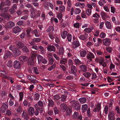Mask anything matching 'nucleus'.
Instances as JSON below:
<instances>
[{
  "label": "nucleus",
  "instance_id": "1",
  "mask_svg": "<svg viewBox=\"0 0 120 120\" xmlns=\"http://www.w3.org/2000/svg\"><path fill=\"white\" fill-rule=\"evenodd\" d=\"M11 2L9 0H6L5 1H2L0 4V10L2 13L0 14L1 16L5 19L8 18V15L6 13L8 11L9 7L11 5Z\"/></svg>",
  "mask_w": 120,
  "mask_h": 120
},
{
  "label": "nucleus",
  "instance_id": "2",
  "mask_svg": "<svg viewBox=\"0 0 120 120\" xmlns=\"http://www.w3.org/2000/svg\"><path fill=\"white\" fill-rule=\"evenodd\" d=\"M73 41L72 46L74 49L77 48L80 45L79 41L77 39H76L74 37L73 38Z\"/></svg>",
  "mask_w": 120,
  "mask_h": 120
},
{
  "label": "nucleus",
  "instance_id": "3",
  "mask_svg": "<svg viewBox=\"0 0 120 120\" xmlns=\"http://www.w3.org/2000/svg\"><path fill=\"white\" fill-rule=\"evenodd\" d=\"M13 66L15 68L20 69L21 68V65L20 62L17 60H15L13 63Z\"/></svg>",
  "mask_w": 120,
  "mask_h": 120
},
{
  "label": "nucleus",
  "instance_id": "4",
  "mask_svg": "<svg viewBox=\"0 0 120 120\" xmlns=\"http://www.w3.org/2000/svg\"><path fill=\"white\" fill-rule=\"evenodd\" d=\"M15 24L13 22L9 21L8 22L7 24L5 25L4 27L7 29H10L14 26Z\"/></svg>",
  "mask_w": 120,
  "mask_h": 120
},
{
  "label": "nucleus",
  "instance_id": "5",
  "mask_svg": "<svg viewBox=\"0 0 120 120\" xmlns=\"http://www.w3.org/2000/svg\"><path fill=\"white\" fill-rule=\"evenodd\" d=\"M114 112L113 111H111L109 113L108 117L109 120H115L116 119Z\"/></svg>",
  "mask_w": 120,
  "mask_h": 120
},
{
  "label": "nucleus",
  "instance_id": "6",
  "mask_svg": "<svg viewBox=\"0 0 120 120\" xmlns=\"http://www.w3.org/2000/svg\"><path fill=\"white\" fill-rule=\"evenodd\" d=\"M47 50L50 52H54L56 50V48L54 45H49L46 47Z\"/></svg>",
  "mask_w": 120,
  "mask_h": 120
},
{
  "label": "nucleus",
  "instance_id": "7",
  "mask_svg": "<svg viewBox=\"0 0 120 120\" xmlns=\"http://www.w3.org/2000/svg\"><path fill=\"white\" fill-rule=\"evenodd\" d=\"M12 53L9 51H7L5 53L4 55V58L5 60L7 58H10L12 56Z\"/></svg>",
  "mask_w": 120,
  "mask_h": 120
},
{
  "label": "nucleus",
  "instance_id": "8",
  "mask_svg": "<svg viewBox=\"0 0 120 120\" xmlns=\"http://www.w3.org/2000/svg\"><path fill=\"white\" fill-rule=\"evenodd\" d=\"M35 108H42L43 107V102L41 101H40L38 102V104H36L34 105Z\"/></svg>",
  "mask_w": 120,
  "mask_h": 120
},
{
  "label": "nucleus",
  "instance_id": "9",
  "mask_svg": "<svg viewBox=\"0 0 120 120\" xmlns=\"http://www.w3.org/2000/svg\"><path fill=\"white\" fill-rule=\"evenodd\" d=\"M86 57L87 59L89 60L90 61H92V59L95 58V56L92 53L89 52L87 54Z\"/></svg>",
  "mask_w": 120,
  "mask_h": 120
},
{
  "label": "nucleus",
  "instance_id": "10",
  "mask_svg": "<svg viewBox=\"0 0 120 120\" xmlns=\"http://www.w3.org/2000/svg\"><path fill=\"white\" fill-rule=\"evenodd\" d=\"M71 71L69 72L70 73L75 75H77L76 74H75L77 71V69L76 67L74 65H72L71 66Z\"/></svg>",
  "mask_w": 120,
  "mask_h": 120
},
{
  "label": "nucleus",
  "instance_id": "11",
  "mask_svg": "<svg viewBox=\"0 0 120 120\" xmlns=\"http://www.w3.org/2000/svg\"><path fill=\"white\" fill-rule=\"evenodd\" d=\"M79 38L80 39L83 41L86 40L88 37V34L86 33H85L84 35L81 34L78 36Z\"/></svg>",
  "mask_w": 120,
  "mask_h": 120
},
{
  "label": "nucleus",
  "instance_id": "12",
  "mask_svg": "<svg viewBox=\"0 0 120 120\" xmlns=\"http://www.w3.org/2000/svg\"><path fill=\"white\" fill-rule=\"evenodd\" d=\"M14 56L15 57L19 56L21 54V51L17 48L13 52Z\"/></svg>",
  "mask_w": 120,
  "mask_h": 120
},
{
  "label": "nucleus",
  "instance_id": "13",
  "mask_svg": "<svg viewBox=\"0 0 120 120\" xmlns=\"http://www.w3.org/2000/svg\"><path fill=\"white\" fill-rule=\"evenodd\" d=\"M72 59L74 61L75 64L77 65H79L82 64V63L75 56H73Z\"/></svg>",
  "mask_w": 120,
  "mask_h": 120
},
{
  "label": "nucleus",
  "instance_id": "14",
  "mask_svg": "<svg viewBox=\"0 0 120 120\" xmlns=\"http://www.w3.org/2000/svg\"><path fill=\"white\" fill-rule=\"evenodd\" d=\"M34 109L33 107H30L28 109V112L30 115L33 116L34 115Z\"/></svg>",
  "mask_w": 120,
  "mask_h": 120
},
{
  "label": "nucleus",
  "instance_id": "15",
  "mask_svg": "<svg viewBox=\"0 0 120 120\" xmlns=\"http://www.w3.org/2000/svg\"><path fill=\"white\" fill-rule=\"evenodd\" d=\"M95 61L97 63L99 62L100 64H102L104 61V59L102 57H101L99 58L97 57L95 60Z\"/></svg>",
  "mask_w": 120,
  "mask_h": 120
},
{
  "label": "nucleus",
  "instance_id": "16",
  "mask_svg": "<svg viewBox=\"0 0 120 120\" xmlns=\"http://www.w3.org/2000/svg\"><path fill=\"white\" fill-rule=\"evenodd\" d=\"M73 103L75 104V109L76 110H79L80 109V106L77 102L75 101H73Z\"/></svg>",
  "mask_w": 120,
  "mask_h": 120
},
{
  "label": "nucleus",
  "instance_id": "17",
  "mask_svg": "<svg viewBox=\"0 0 120 120\" xmlns=\"http://www.w3.org/2000/svg\"><path fill=\"white\" fill-rule=\"evenodd\" d=\"M35 61L34 59L33 58L29 57L28 61V65H34Z\"/></svg>",
  "mask_w": 120,
  "mask_h": 120
},
{
  "label": "nucleus",
  "instance_id": "18",
  "mask_svg": "<svg viewBox=\"0 0 120 120\" xmlns=\"http://www.w3.org/2000/svg\"><path fill=\"white\" fill-rule=\"evenodd\" d=\"M21 31V29L18 26L15 27L13 29V32L15 34H16L20 32Z\"/></svg>",
  "mask_w": 120,
  "mask_h": 120
},
{
  "label": "nucleus",
  "instance_id": "19",
  "mask_svg": "<svg viewBox=\"0 0 120 120\" xmlns=\"http://www.w3.org/2000/svg\"><path fill=\"white\" fill-rule=\"evenodd\" d=\"M22 51L25 54H28L30 52L29 49L25 46H24L22 47Z\"/></svg>",
  "mask_w": 120,
  "mask_h": 120
},
{
  "label": "nucleus",
  "instance_id": "20",
  "mask_svg": "<svg viewBox=\"0 0 120 120\" xmlns=\"http://www.w3.org/2000/svg\"><path fill=\"white\" fill-rule=\"evenodd\" d=\"M48 107H52L54 105V102L51 99H48Z\"/></svg>",
  "mask_w": 120,
  "mask_h": 120
},
{
  "label": "nucleus",
  "instance_id": "21",
  "mask_svg": "<svg viewBox=\"0 0 120 120\" xmlns=\"http://www.w3.org/2000/svg\"><path fill=\"white\" fill-rule=\"evenodd\" d=\"M60 63L61 64H64L66 65H67V60L66 58L62 57L60 60Z\"/></svg>",
  "mask_w": 120,
  "mask_h": 120
},
{
  "label": "nucleus",
  "instance_id": "22",
  "mask_svg": "<svg viewBox=\"0 0 120 120\" xmlns=\"http://www.w3.org/2000/svg\"><path fill=\"white\" fill-rule=\"evenodd\" d=\"M103 43L105 45H109L110 44V41L109 39L106 38L103 40Z\"/></svg>",
  "mask_w": 120,
  "mask_h": 120
},
{
  "label": "nucleus",
  "instance_id": "23",
  "mask_svg": "<svg viewBox=\"0 0 120 120\" xmlns=\"http://www.w3.org/2000/svg\"><path fill=\"white\" fill-rule=\"evenodd\" d=\"M19 59L22 62H25L27 60L28 58L26 56H21L19 57Z\"/></svg>",
  "mask_w": 120,
  "mask_h": 120
},
{
  "label": "nucleus",
  "instance_id": "24",
  "mask_svg": "<svg viewBox=\"0 0 120 120\" xmlns=\"http://www.w3.org/2000/svg\"><path fill=\"white\" fill-rule=\"evenodd\" d=\"M60 107L61 109L63 110L64 111H65L67 108V105L65 103H62L60 105Z\"/></svg>",
  "mask_w": 120,
  "mask_h": 120
},
{
  "label": "nucleus",
  "instance_id": "25",
  "mask_svg": "<svg viewBox=\"0 0 120 120\" xmlns=\"http://www.w3.org/2000/svg\"><path fill=\"white\" fill-rule=\"evenodd\" d=\"M36 110L34 112V114L36 116H37L39 113V110L40 111V112L41 113L43 111V109L42 108H35Z\"/></svg>",
  "mask_w": 120,
  "mask_h": 120
},
{
  "label": "nucleus",
  "instance_id": "26",
  "mask_svg": "<svg viewBox=\"0 0 120 120\" xmlns=\"http://www.w3.org/2000/svg\"><path fill=\"white\" fill-rule=\"evenodd\" d=\"M24 44L21 42L19 41L18 43L16 45V46L17 47L18 49L22 48L24 47Z\"/></svg>",
  "mask_w": 120,
  "mask_h": 120
},
{
  "label": "nucleus",
  "instance_id": "27",
  "mask_svg": "<svg viewBox=\"0 0 120 120\" xmlns=\"http://www.w3.org/2000/svg\"><path fill=\"white\" fill-rule=\"evenodd\" d=\"M23 104L24 106L26 107H28L30 105V102L26 100H24L23 103Z\"/></svg>",
  "mask_w": 120,
  "mask_h": 120
},
{
  "label": "nucleus",
  "instance_id": "28",
  "mask_svg": "<svg viewBox=\"0 0 120 120\" xmlns=\"http://www.w3.org/2000/svg\"><path fill=\"white\" fill-rule=\"evenodd\" d=\"M27 78L28 79L31 81L32 82H33L34 80L36 79V77L34 75H27Z\"/></svg>",
  "mask_w": 120,
  "mask_h": 120
},
{
  "label": "nucleus",
  "instance_id": "29",
  "mask_svg": "<svg viewBox=\"0 0 120 120\" xmlns=\"http://www.w3.org/2000/svg\"><path fill=\"white\" fill-rule=\"evenodd\" d=\"M101 109V105L99 103H98L96 106V108H94L93 110V111L94 112L99 111Z\"/></svg>",
  "mask_w": 120,
  "mask_h": 120
},
{
  "label": "nucleus",
  "instance_id": "30",
  "mask_svg": "<svg viewBox=\"0 0 120 120\" xmlns=\"http://www.w3.org/2000/svg\"><path fill=\"white\" fill-rule=\"evenodd\" d=\"M80 68L82 71L86 72L87 71V67L86 66L84 65H80Z\"/></svg>",
  "mask_w": 120,
  "mask_h": 120
},
{
  "label": "nucleus",
  "instance_id": "31",
  "mask_svg": "<svg viewBox=\"0 0 120 120\" xmlns=\"http://www.w3.org/2000/svg\"><path fill=\"white\" fill-rule=\"evenodd\" d=\"M105 23L106 27L108 29H111L112 25L110 22L108 21H106L105 22Z\"/></svg>",
  "mask_w": 120,
  "mask_h": 120
},
{
  "label": "nucleus",
  "instance_id": "32",
  "mask_svg": "<svg viewBox=\"0 0 120 120\" xmlns=\"http://www.w3.org/2000/svg\"><path fill=\"white\" fill-rule=\"evenodd\" d=\"M53 110L55 115L59 114V109L57 107L55 106L53 108Z\"/></svg>",
  "mask_w": 120,
  "mask_h": 120
},
{
  "label": "nucleus",
  "instance_id": "33",
  "mask_svg": "<svg viewBox=\"0 0 120 120\" xmlns=\"http://www.w3.org/2000/svg\"><path fill=\"white\" fill-rule=\"evenodd\" d=\"M32 31V29L31 28H29L26 30V32L27 34V36L28 37H31V35L30 34V32Z\"/></svg>",
  "mask_w": 120,
  "mask_h": 120
},
{
  "label": "nucleus",
  "instance_id": "34",
  "mask_svg": "<svg viewBox=\"0 0 120 120\" xmlns=\"http://www.w3.org/2000/svg\"><path fill=\"white\" fill-rule=\"evenodd\" d=\"M33 70L34 71V73L38 75L39 74L40 72V71L38 70V68L37 67H34L33 68Z\"/></svg>",
  "mask_w": 120,
  "mask_h": 120
},
{
  "label": "nucleus",
  "instance_id": "35",
  "mask_svg": "<svg viewBox=\"0 0 120 120\" xmlns=\"http://www.w3.org/2000/svg\"><path fill=\"white\" fill-rule=\"evenodd\" d=\"M17 48V47H16L15 45H11L9 47V49L13 52Z\"/></svg>",
  "mask_w": 120,
  "mask_h": 120
},
{
  "label": "nucleus",
  "instance_id": "36",
  "mask_svg": "<svg viewBox=\"0 0 120 120\" xmlns=\"http://www.w3.org/2000/svg\"><path fill=\"white\" fill-rule=\"evenodd\" d=\"M67 32L65 31L61 33V35L62 38L63 39L65 38L67 36Z\"/></svg>",
  "mask_w": 120,
  "mask_h": 120
},
{
  "label": "nucleus",
  "instance_id": "37",
  "mask_svg": "<svg viewBox=\"0 0 120 120\" xmlns=\"http://www.w3.org/2000/svg\"><path fill=\"white\" fill-rule=\"evenodd\" d=\"M98 43L95 45L97 46H99L102 42L103 40L100 38H98L97 39Z\"/></svg>",
  "mask_w": 120,
  "mask_h": 120
},
{
  "label": "nucleus",
  "instance_id": "38",
  "mask_svg": "<svg viewBox=\"0 0 120 120\" xmlns=\"http://www.w3.org/2000/svg\"><path fill=\"white\" fill-rule=\"evenodd\" d=\"M37 58L38 60V63H41V61L44 58L41 56L39 55H37Z\"/></svg>",
  "mask_w": 120,
  "mask_h": 120
},
{
  "label": "nucleus",
  "instance_id": "39",
  "mask_svg": "<svg viewBox=\"0 0 120 120\" xmlns=\"http://www.w3.org/2000/svg\"><path fill=\"white\" fill-rule=\"evenodd\" d=\"M49 63L51 65L53 64L54 61L53 58L51 57H49L48 58Z\"/></svg>",
  "mask_w": 120,
  "mask_h": 120
},
{
  "label": "nucleus",
  "instance_id": "40",
  "mask_svg": "<svg viewBox=\"0 0 120 120\" xmlns=\"http://www.w3.org/2000/svg\"><path fill=\"white\" fill-rule=\"evenodd\" d=\"M86 54V51L85 50L81 51L80 52V56L81 57H85Z\"/></svg>",
  "mask_w": 120,
  "mask_h": 120
},
{
  "label": "nucleus",
  "instance_id": "41",
  "mask_svg": "<svg viewBox=\"0 0 120 120\" xmlns=\"http://www.w3.org/2000/svg\"><path fill=\"white\" fill-rule=\"evenodd\" d=\"M93 52L95 54H96V52L98 55H101L103 53V52L99 50H97L95 52L94 49L93 50Z\"/></svg>",
  "mask_w": 120,
  "mask_h": 120
},
{
  "label": "nucleus",
  "instance_id": "42",
  "mask_svg": "<svg viewBox=\"0 0 120 120\" xmlns=\"http://www.w3.org/2000/svg\"><path fill=\"white\" fill-rule=\"evenodd\" d=\"M101 15L103 19L105 18H107L108 17V16L106 15V13L103 11L101 12Z\"/></svg>",
  "mask_w": 120,
  "mask_h": 120
},
{
  "label": "nucleus",
  "instance_id": "43",
  "mask_svg": "<svg viewBox=\"0 0 120 120\" xmlns=\"http://www.w3.org/2000/svg\"><path fill=\"white\" fill-rule=\"evenodd\" d=\"M79 116V114L78 112H75L72 116L73 118L74 119H77Z\"/></svg>",
  "mask_w": 120,
  "mask_h": 120
},
{
  "label": "nucleus",
  "instance_id": "44",
  "mask_svg": "<svg viewBox=\"0 0 120 120\" xmlns=\"http://www.w3.org/2000/svg\"><path fill=\"white\" fill-rule=\"evenodd\" d=\"M40 49V51L42 53L44 54L45 52V50L44 48L42 46H40L38 47V49Z\"/></svg>",
  "mask_w": 120,
  "mask_h": 120
},
{
  "label": "nucleus",
  "instance_id": "45",
  "mask_svg": "<svg viewBox=\"0 0 120 120\" xmlns=\"http://www.w3.org/2000/svg\"><path fill=\"white\" fill-rule=\"evenodd\" d=\"M16 111L18 114H20L22 111L21 108L20 106H18L16 109Z\"/></svg>",
  "mask_w": 120,
  "mask_h": 120
},
{
  "label": "nucleus",
  "instance_id": "46",
  "mask_svg": "<svg viewBox=\"0 0 120 120\" xmlns=\"http://www.w3.org/2000/svg\"><path fill=\"white\" fill-rule=\"evenodd\" d=\"M86 99L85 98H82L79 99V100L82 103H85L86 101Z\"/></svg>",
  "mask_w": 120,
  "mask_h": 120
},
{
  "label": "nucleus",
  "instance_id": "47",
  "mask_svg": "<svg viewBox=\"0 0 120 120\" xmlns=\"http://www.w3.org/2000/svg\"><path fill=\"white\" fill-rule=\"evenodd\" d=\"M41 12V10H38L36 11V12L37 13V14L36 15L35 18L40 16Z\"/></svg>",
  "mask_w": 120,
  "mask_h": 120
},
{
  "label": "nucleus",
  "instance_id": "48",
  "mask_svg": "<svg viewBox=\"0 0 120 120\" xmlns=\"http://www.w3.org/2000/svg\"><path fill=\"white\" fill-rule=\"evenodd\" d=\"M67 38L68 41L70 42L72 39V36L70 33H68L67 34Z\"/></svg>",
  "mask_w": 120,
  "mask_h": 120
},
{
  "label": "nucleus",
  "instance_id": "49",
  "mask_svg": "<svg viewBox=\"0 0 120 120\" xmlns=\"http://www.w3.org/2000/svg\"><path fill=\"white\" fill-rule=\"evenodd\" d=\"M12 61L11 60H10L8 61L7 64V66L8 67H12Z\"/></svg>",
  "mask_w": 120,
  "mask_h": 120
},
{
  "label": "nucleus",
  "instance_id": "50",
  "mask_svg": "<svg viewBox=\"0 0 120 120\" xmlns=\"http://www.w3.org/2000/svg\"><path fill=\"white\" fill-rule=\"evenodd\" d=\"M91 11L90 9H87L86 10V12L87 15L90 16L91 14Z\"/></svg>",
  "mask_w": 120,
  "mask_h": 120
},
{
  "label": "nucleus",
  "instance_id": "51",
  "mask_svg": "<svg viewBox=\"0 0 120 120\" xmlns=\"http://www.w3.org/2000/svg\"><path fill=\"white\" fill-rule=\"evenodd\" d=\"M31 48L33 49H34L35 50H38V46L37 45L35 44L31 46Z\"/></svg>",
  "mask_w": 120,
  "mask_h": 120
},
{
  "label": "nucleus",
  "instance_id": "52",
  "mask_svg": "<svg viewBox=\"0 0 120 120\" xmlns=\"http://www.w3.org/2000/svg\"><path fill=\"white\" fill-rule=\"evenodd\" d=\"M64 49L62 48H60L59 50L58 53L60 55H62L64 54Z\"/></svg>",
  "mask_w": 120,
  "mask_h": 120
},
{
  "label": "nucleus",
  "instance_id": "53",
  "mask_svg": "<svg viewBox=\"0 0 120 120\" xmlns=\"http://www.w3.org/2000/svg\"><path fill=\"white\" fill-rule=\"evenodd\" d=\"M56 66V65L55 64H54L53 65H52L49 68L48 70L50 71L53 69L55 68Z\"/></svg>",
  "mask_w": 120,
  "mask_h": 120
},
{
  "label": "nucleus",
  "instance_id": "54",
  "mask_svg": "<svg viewBox=\"0 0 120 120\" xmlns=\"http://www.w3.org/2000/svg\"><path fill=\"white\" fill-rule=\"evenodd\" d=\"M87 105L86 104L83 105L82 106V109L84 111H86L87 109Z\"/></svg>",
  "mask_w": 120,
  "mask_h": 120
},
{
  "label": "nucleus",
  "instance_id": "55",
  "mask_svg": "<svg viewBox=\"0 0 120 120\" xmlns=\"http://www.w3.org/2000/svg\"><path fill=\"white\" fill-rule=\"evenodd\" d=\"M40 97V95L39 94L37 93L34 94V99L36 100H38L39 98Z\"/></svg>",
  "mask_w": 120,
  "mask_h": 120
},
{
  "label": "nucleus",
  "instance_id": "56",
  "mask_svg": "<svg viewBox=\"0 0 120 120\" xmlns=\"http://www.w3.org/2000/svg\"><path fill=\"white\" fill-rule=\"evenodd\" d=\"M47 30L48 32H51V31H53L54 30V27L52 26H50L48 28Z\"/></svg>",
  "mask_w": 120,
  "mask_h": 120
},
{
  "label": "nucleus",
  "instance_id": "57",
  "mask_svg": "<svg viewBox=\"0 0 120 120\" xmlns=\"http://www.w3.org/2000/svg\"><path fill=\"white\" fill-rule=\"evenodd\" d=\"M72 112L71 110L70 109H67L66 112V115H67L69 116Z\"/></svg>",
  "mask_w": 120,
  "mask_h": 120
},
{
  "label": "nucleus",
  "instance_id": "58",
  "mask_svg": "<svg viewBox=\"0 0 120 120\" xmlns=\"http://www.w3.org/2000/svg\"><path fill=\"white\" fill-rule=\"evenodd\" d=\"M67 97L66 96L62 95H61L60 99L61 101H65Z\"/></svg>",
  "mask_w": 120,
  "mask_h": 120
},
{
  "label": "nucleus",
  "instance_id": "59",
  "mask_svg": "<svg viewBox=\"0 0 120 120\" xmlns=\"http://www.w3.org/2000/svg\"><path fill=\"white\" fill-rule=\"evenodd\" d=\"M7 94V93L4 90H3L2 92L1 93V96L3 97L6 96Z\"/></svg>",
  "mask_w": 120,
  "mask_h": 120
},
{
  "label": "nucleus",
  "instance_id": "60",
  "mask_svg": "<svg viewBox=\"0 0 120 120\" xmlns=\"http://www.w3.org/2000/svg\"><path fill=\"white\" fill-rule=\"evenodd\" d=\"M81 12V10L79 8H76L75 10V13L76 14H78Z\"/></svg>",
  "mask_w": 120,
  "mask_h": 120
},
{
  "label": "nucleus",
  "instance_id": "61",
  "mask_svg": "<svg viewBox=\"0 0 120 120\" xmlns=\"http://www.w3.org/2000/svg\"><path fill=\"white\" fill-rule=\"evenodd\" d=\"M93 17L96 18L98 19L100 17V15L97 13H95L93 15Z\"/></svg>",
  "mask_w": 120,
  "mask_h": 120
},
{
  "label": "nucleus",
  "instance_id": "62",
  "mask_svg": "<svg viewBox=\"0 0 120 120\" xmlns=\"http://www.w3.org/2000/svg\"><path fill=\"white\" fill-rule=\"evenodd\" d=\"M53 55L54 57L56 60H60V58L59 56L55 53L53 54Z\"/></svg>",
  "mask_w": 120,
  "mask_h": 120
},
{
  "label": "nucleus",
  "instance_id": "63",
  "mask_svg": "<svg viewBox=\"0 0 120 120\" xmlns=\"http://www.w3.org/2000/svg\"><path fill=\"white\" fill-rule=\"evenodd\" d=\"M68 64L69 65H71V66L72 65H73V63L72 60L71 59H70L68 61Z\"/></svg>",
  "mask_w": 120,
  "mask_h": 120
},
{
  "label": "nucleus",
  "instance_id": "64",
  "mask_svg": "<svg viewBox=\"0 0 120 120\" xmlns=\"http://www.w3.org/2000/svg\"><path fill=\"white\" fill-rule=\"evenodd\" d=\"M60 8L61 10V12H64L65 11V7L62 5H60Z\"/></svg>",
  "mask_w": 120,
  "mask_h": 120
}]
</instances>
